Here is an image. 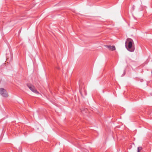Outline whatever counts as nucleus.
Listing matches in <instances>:
<instances>
[{
  "label": "nucleus",
  "mask_w": 152,
  "mask_h": 152,
  "mask_svg": "<svg viewBox=\"0 0 152 152\" xmlns=\"http://www.w3.org/2000/svg\"><path fill=\"white\" fill-rule=\"evenodd\" d=\"M125 46L127 50L130 52H133L134 50V42L131 39H127L125 42Z\"/></svg>",
  "instance_id": "f257e3e1"
},
{
  "label": "nucleus",
  "mask_w": 152,
  "mask_h": 152,
  "mask_svg": "<svg viewBox=\"0 0 152 152\" xmlns=\"http://www.w3.org/2000/svg\"><path fill=\"white\" fill-rule=\"evenodd\" d=\"M0 94L3 97H7L8 96L7 91L3 88H0Z\"/></svg>",
  "instance_id": "f03ea898"
},
{
  "label": "nucleus",
  "mask_w": 152,
  "mask_h": 152,
  "mask_svg": "<svg viewBox=\"0 0 152 152\" xmlns=\"http://www.w3.org/2000/svg\"><path fill=\"white\" fill-rule=\"evenodd\" d=\"M27 86L33 92L38 94V91H37L36 89H35V87L33 86L32 85H31V84L28 83L27 84Z\"/></svg>",
  "instance_id": "7ed1b4c3"
},
{
  "label": "nucleus",
  "mask_w": 152,
  "mask_h": 152,
  "mask_svg": "<svg viewBox=\"0 0 152 152\" xmlns=\"http://www.w3.org/2000/svg\"><path fill=\"white\" fill-rule=\"evenodd\" d=\"M105 46L107 47L109 50H114L115 49V48L114 46H111L110 45H105Z\"/></svg>",
  "instance_id": "20e7f679"
},
{
  "label": "nucleus",
  "mask_w": 152,
  "mask_h": 152,
  "mask_svg": "<svg viewBox=\"0 0 152 152\" xmlns=\"http://www.w3.org/2000/svg\"><path fill=\"white\" fill-rule=\"evenodd\" d=\"M142 148L141 147H138L137 148V152H140V151L142 150Z\"/></svg>",
  "instance_id": "39448f33"
},
{
  "label": "nucleus",
  "mask_w": 152,
  "mask_h": 152,
  "mask_svg": "<svg viewBox=\"0 0 152 152\" xmlns=\"http://www.w3.org/2000/svg\"><path fill=\"white\" fill-rule=\"evenodd\" d=\"M56 68L57 69H60V68L58 67H56Z\"/></svg>",
  "instance_id": "423d86ee"
},
{
  "label": "nucleus",
  "mask_w": 152,
  "mask_h": 152,
  "mask_svg": "<svg viewBox=\"0 0 152 152\" xmlns=\"http://www.w3.org/2000/svg\"><path fill=\"white\" fill-rule=\"evenodd\" d=\"M151 74H152V71L151 72Z\"/></svg>",
  "instance_id": "0eeeda50"
}]
</instances>
